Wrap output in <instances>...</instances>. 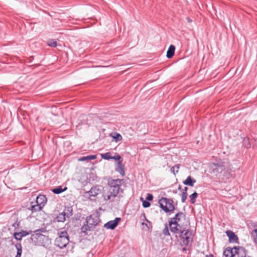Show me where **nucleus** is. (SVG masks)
I'll list each match as a JSON object with an SVG mask.
<instances>
[{"label":"nucleus","mask_w":257,"mask_h":257,"mask_svg":"<svg viewBox=\"0 0 257 257\" xmlns=\"http://www.w3.org/2000/svg\"><path fill=\"white\" fill-rule=\"evenodd\" d=\"M212 173L216 177L223 179H229L233 176V171L227 163L219 162L212 163L210 166Z\"/></svg>","instance_id":"nucleus-1"},{"label":"nucleus","mask_w":257,"mask_h":257,"mask_svg":"<svg viewBox=\"0 0 257 257\" xmlns=\"http://www.w3.org/2000/svg\"><path fill=\"white\" fill-rule=\"evenodd\" d=\"M42 231V229L36 230L32 235V239L36 244L45 246L49 244L50 241L48 236L41 233Z\"/></svg>","instance_id":"nucleus-2"},{"label":"nucleus","mask_w":257,"mask_h":257,"mask_svg":"<svg viewBox=\"0 0 257 257\" xmlns=\"http://www.w3.org/2000/svg\"><path fill=\"white\" fill-rule=\"evenodd\" d=\"M159 203L160 207L166 213L173 212L175 210V206L172 199L162 197L159 200Z\"/></svg>","instance_id":"nucleus-3"},{"label":"nucleus","mask_w":257,"mask_h":257,"mask_svg":"<svg viewBox=\"0 0 257 257\" xmlns=\"http://www.w3.org/2000/svg\"><path fill=\"white\" fill-rule=\"evenodd\" d=\"M69 241V236L66 231H61L55 240V244L60 248L65 247Z\"/></svg>","instance_id":"nucleus-4"},{"label":"nucleus","mask_w":257,"mask_h":257,"mask_svg":"<svg viewBox=\"0 0 257 257\" xmlns=\"http://www.w3.org/2000/svg\"><path fill=\"white\" fill-rule=\"evenodd\" d=\"M118 193L108 185L103 188V198L105 201H113Z\"/></svg>","instance_id":"nucleus-5"},{"label":"nucleus","mask_w":257,"mask_h":257,"mask_svg":"<svg viewBox=\"0 0 257 257\" xmlns=\"http://www.w3.org/2000/svg\"><path fill=\"white\" fill-rule=\"evenodd\" d=\"M179 234L183 245L187 246L192 242L193 234L189 229H183Z\"/></svg>","instance_id":"nucleus-6"},{"label":"nucleus","mask_w":257,"mask_h":257,"mask_svg":"<svg viewBox=\"0 0 257 257\" xmlns=\"http://www.w3.org/2000/svg\"><path fill=\"white\" fill-rule=\"evenodd\" d=\"M122 182L123 180L122 179H111L108 180V185L119 193Z\"/></svg>","instance_id":"nucleus-7"},{"label":"nucleus","mask_w":257,"mask_h":257,"mask_svg":"<svg viewBox=\"0 0 257 257\" xmlns=\"http://www.w3.org/2000/svg\"><path fill=\"white\" fill-rule=\"evenodd\" d=\"M101 193V189L100 186L95 185L93 186L89 191L85 193V197L89 198L90 200L91 197H96L97 195Z\"/></svg>","instance_id":"nucleus-8"},{"label":"nucleus","mask_w":257,"mask_h":257,"mask_svg":"<svg viewBox=\"0 0 257 257\" xmlns=\"http://www.w3.org/2000/svg\"><path fill=\"white\" fill-rule=\"evenodd\" d=\"M169 226L171 231L174 233L180 234L182 231L181 226L175 221H173L170 220L169 221Z\"/></svg>","instance_id":"nucleus-9"},{"label":"nucleus","mask_w":257,"mask_h":257,"mask_svg":"<svg viewBox=\"0 0 257 257\" xmlns=\"http://www.w3.org/2000/svg\"><path fill=\"white\" fill-rule=\"evenodd\" d=\"M98 218L94 215H90L87 217L85 221V223H88L90 227L94 228L98 222Z\"/></svg>","instance_id":"nucleus-10"},{"label":"nucleus","mask_w":257,"mask_h":257,"mask_svg":"<svg viewBox=\"0 0 257 257\" xmlns=\"http://www.w3.org/2000/svg\"><path fill=\"white\" fill-rule=\"evenodd\" d=\"M246 253L245 249L240 246L234 247V256L233 257H246Z\"/></svg>","instance_id":"nucleus-11"},{"label":"nucleus","mask_w":257,"mask_h":257,"mask_svg":"<svg viewBox=\"0 0 257 257\" xmlns=\"http://www.w3.org/2000/svg\"><path fill=\"white\" fill-rule=\"evenodd\" d=\"M120 219V218L116 217L113 220H110L108 221L106 223L104 224V226L105 228L107 229H113L117 226Z\"/></svg>","instance_id":"nucleus-12"},{"label":"nucleus","mask_w":257,"mask_h":257,"mask_svg":"<svg viewBox=\"0 0 257 257\" xmlns=\"http://www.w3.org/2000/svg\"><path fill=\"white\" fill-rule=\"evenodd\" d=\"M226 234L229 238V241L231 243H237L238 242V237L233 231L228 230L226 231Z\"/></svg>","instance_id":"nucleus-13"},{"label":"nucleus","mask_w":257,"mask_h":257,"mask_svg":"<svg viewBox=\"0 0 257 257\" xmlns=\"http://www.w3.org/2000/svg\"><path fill=\"white\" fill-rule=\"evenodd\" d=\"M115 171L118 172L122 176L125 175L124 165L122 164V161H119L116 163Z\"/></svg>","instance_id":"nucleus-14"},{"label":"nucleus","mask_w":257,"mask_h":257,"mask_svg":"<svg viewBox=\"0 0 257 257\" xmlns=\"http://www.w3.org/2000/svg\"><path fill=\"white\" fill-rule=\"evenodd\" d=\"M36 203L43 207L47 202V198L44 195H39L36 198Z\"/></svg>","instance_id":"nucleus-15"},{"label":"nucleus","mask_w":257,"mask_h":257,"mask_svg":"<svg viewBox=\"0 0 257 257\" xmlns=\"http://www.w3.org/2000/svg\"><path fill=\"white\" fill-rule=\"evenodd\" d=\"M196 182V180L194 179H193L191 176L187 177V179L183 181V184L190 186H193L194 183H195Z\"/></svg>","instance_id":"nucleus-16"},{"label":"nucleus","mask_w":257,"mask_h":257,"mask_svg":"<svg viewBox=\"0 0 257 257\" xmlns=\"http://www.w3.org/2000/svg\"><path fill=\"white\" fill-rule=\"evenodd\" d=\"M175 50V47L173 45H170V47H169V49H168L167 52V55H166L167 57L168 58H172L173 56V55H174Z\"/></svg>","instance_id":"nucleus-17"},{"label":"nucleus","mask_w":257,"mask_h":257,"mask_svg":"<svg viewBox=\"0 0 257 257\" xmlns=\"http://www.w3.org/2000/svg\"><path fill=\"white\" fill-rule=\"evenodd\" d=\"M223 255L225 257H233L234 256V247L233 248H228L223 251Z\"/></svg>","instance_id":"nucleus-18"},{"label":"nucleus","mask_w":257,"mask_h":257,"mask_svg":"<svg viewBox=\"0 0 257 257\" xmlns=\"http://www.w3.org/2000/svg\"><path fill=\"white\" fill-rule=\"evenodd\" d=\"M185 217V215L183 212H180L176 213L175 217L171 218L170 220L173 221H175V222L178 223L181 218H184Z\"/></svg>","instance_id":"nucleus-19"},{"label":"nucleus","mask_w":257,"mask_h":257,"mask_svg":"<svg viewBox=\"0 0 257 257\" xmlns=\"http://www.w3.org/2000/svg\"><path fill=\"white\" fill-rule=\"evenodd\" d=\"M62 213L67 218H69L72 215V209L70 207H65Z\"/></svg>","instance_id":"nucleus-20"},{"label":"nucleus","mask_w":257,"mask_h":257,"mask_svg":"<svg viewBox=\"0 0 257 257\" xmlns=\"http://www.w3.org/2000/svg\"><path fill=\"white\" fill-rule=\"evenodd\" d=\"M96 158V155H90V156H86V157H81L78 159V160L79 161H90L91 160H94Z\"/></svg>","instance_id":"nucleus-21"},{"label":"nucleus","mask_w":257,"mask_h":257,"mask_svg":"<svg viewBox=\"0 0 257 257\" xmlns=\"http://www.w3.org/2000/svg\"><path fill=\"white\" fill-rule=\"evenodd\" d=\"M67 189V187H65L64 189L62 188V186H60L56 188H55L52 190V191L56 194H59L62 192L65 191Z\"/></svg>","instance_id":"nucleus-22"},{"label":"nucleus","mask_w":257,"mask_h":257,"mask_svg":"<svg viewBox=\"0 0 257 257\" xmlns=\"http://www.w3.org/2000/svg\"><path fill=\"white\" fill-rule=\"evenodd\" d=\"M93 227H90L89 224L88 223H85L81 228V231L85 233H86L87 231H90L93 229Z\"/></svg>","instance_id":"nucleus-23"},{"label":"nucleus","mask_w":257,"mask_h":257,"mask_svg":"<svg viewBox=\"0 0 257 257\" xmlns=\"http://www.w3.org/2000/svg\"><path fill=\"white\" fill-rule=\"evenodd\" d=\"M42 208V206L37 204L36 205H32L31 206V210L32 212H36L41 210Z\"/></svg>","instance_id":"nucleus-24"},{"label":"nucleus","mask_w":257,"mask_h":257,"mask_svg":"<svg viewBox=\"0 0 257 257\" xmlns=\"http://www.w3.org/2000/svg\"><path fill=\"white\" fill-rule=\"evenodd\" d=\"M111 154L110 152H107L106 153L101 154L100 155H101V157L102 159H103L104 160H108L111 159Z\"/></svg>","instance_id":"nucleus-25"},{"label":"nucleus","mask_w":257,"mask_h":257,"mask_svg":"<svg viewBox=\"0 0 257 257\" xmlns=\"http://www.w3.org/2000/svg\"><path fill=\"white\" fill-rule=\"evenodd\" d=\"M66 218L65 215L62 212L59 213L57 216V219L58 222H64L66 220Z\"/></svg>","instance_id":"nucleus-26"},{"label":"nucleus","mask_w":257,"mask_h":257,"mask_svg":"<svg viewBox=\"0 0 257 257\" xmlns=\"http://www.w3.org/2000/svg\"><path fill=\"white\" fill-rule=\"evenodd\" d=\"M197 196H198V194L196 192H194L193 194H192L190 196V201L192 204H194L195 203V199H196V197H197Z\"/></svg>","instance_id":"nucleus-27"},{"label":"nucleus","mask_w":257,"mask_h":257,"mask_svg":"<svg viewBox=\"0 0 257 257\" xmlns=\"http://www.w3.org/2000/svg\"><path fill=\"white\" fill-rule=\"evenodd\" d=\"M113 138L116 142H119L122 140V136L118 133H115Z\"/></svg>","instance_id":"nucleus-28"},{"label":"nucleus","mask_w":257,"mask_h":257,"mask_svg":"<svg viewBox=\"0 0 257 257\" xmlns=\"http://www.w3.org/2000/svg\"><path fill=\"white\" fill-rule=\"evenodd\" d=\"M181 196V201L183 203H184L187 198L188 194L186 192H182Z\"/></svg>","instance_id":"nucleus-29"},{"label":"nucleus","mask_w":257,"mask_h":257,"mask_svg":"<svg viewBox=\"0 0 257 257\" xmlns=\"http://www.w3.org/2000/svg\"><path fill=\"white\" fill-rule=\"evenodd\" d=\"M48 45L53 47H55L57 46V42L56 41L54 40H50L48 42Z\"/></svg>","instance_id":"nucleus-30"},{"label":"nucleus","mask_w":257,"mask_h":257,"mask_svg":"<svg viewBox=\"0 0 257 257\" xmlns=\"http://www.w3.org/2000/svg\"><path fill=\"white\" fill-rule=\"evenodd\" d=\"M163 233L165 236L170 235L168 226L167 224H166L164 229L163 230Z\"/></svg>","instance_id":"nucleus-31"},{"label":"nucleus","mask_w":257,"mask_h":257,"mask_svg":"<svg viewBox=\"0 0 257 257\" xmlns=\"http://www.w3.org/2000/svg\"><path fill=\"white\" fill-rule=\"evenodd\" d=\"M14 237L18 240H21L22 238L23 237V236H22V234H21V233L20 232L15 233Z\"/></svg>","instance_id":"nucleus-32"},{"label":"nucleus","mask_w":257,"mask_h":257,"mask_svg":"<svg viewBox=\"0 0 257 257\" xmlns=\"http://www.w3.org/2000/svg\"><path fill=\"white\" fill-rule=\"evenodd\" d=\"M151 203L148 201H144L143 202V206L145 208L149 207Z\"/></svg>","instance_id":"nucleus-33"},{"label":"nucleus","mask_w":257,"mask_h":257,"mask_svg":"<svg viewBox=\"0 0 257 257\" xmlns=\"http://www.w3.org/2000/svg\"><path fill=\"white\" fill-rule=\"evenodd\" d=\"M177 168V170H176V172H178V169L179 168V167L178 165H176L174 167H172L171 169V172L173 173L174 175L176 174V173L175 172V168Z\"/></svg>","instance_id":"nucleus-34"},{"label":"nucleus","mask_w":257,"mask_h":257,"mask_svg":"<svg viewBox=\"0 0 257 257\" xmlns=\"http://www.w3.org/2000/svg\"><path fill=\"white\" fill-rule=\"evenodd\" d=\"M20 232L22 234V236L23 237H24V236H26V235L30 234L31 233V231H30L28 232V231H22Z\"/></svg>","instance_id":"nucleus-35"},{"label":"nucleus","mask_w":257,"mask_h":257,"mask_svg":"<svg viewBox=\"0 0 257 257\" xmlns=\"http://www.w3.org/2000/svg\"><path fill=\"white\" fill-rule=\"evenodd\" d=\"M111 159H113L115 160L120 161L121 157L119 155H115L114 156H111Z\"/></svg>","instance_id":"nucleus-36"},{"label":"nucleus","mask_w":257,"mask_h":257,"mask_svg":"<svg viewBox=\"0 0 257 257\" xmlns=\"http://www.w3.org/2000/svg\"><path fill=\"white\" fill-rule=\"evenodd\" d=\"M146 199L148 201H152L153 199V196L151 194H148Z\"/></svg>","instance_id":"nucleus-37"},{"label":"nucleus","mask_w":257,"mask_h":257,"mask_svg":"<svg viewBox=\"0 0 257 257\" xmlns=\"http://www.w3.org/2000/svg\"><path fill=\"white\" fill-rule=\"evenodd\" d=\"M187 190H188V187H184V189H183V192H187Z\"/></svg>","instance_id":"nucleus-38"},{"label":"nucleus","mask_w":257,"mask_h":257,"mask_svg":"<svg viewBox=\"0 0 257 257\" xmlns=\"http://www.w3.org/2000/svg\"><path fill=\"white\" fill-rule=\"evenodd\" d=\"M205 257H214V256L213 254H210L209 255H206Z\"/></svg>","instance_id":"nucleus-39"},{"label":"nucleus","mask_w":257,"mask_h":257,"mask_svg":"<svg viewBox=\"0 0 257 257\" xmlns=\"http://www.w3.org/2000/svg\"><path fill=\"white\" fill-rule=\"evenodd\" d=\"M143 215V217L145 219V220H146L147 222H149V221L146 219V216H145V214L144 213V214H143V215Z\"/></svg>","instance_id":"nucleus-40"},{"label":"nucleus","mask_w":257,"mask_h":257,"mask_svg":"<svg viewBox=\"0 0 257 257\" xmlns=\"http://www.w3.org/2000/svg\"><path fill=\"white\" fill-rule=\"evenodd\" d=\"M187 19L188 22L190 23L192 22V20L190 18H187Z\"/></svg>","instance_id":"nucleus-41"},{"label":"nucleus","mask_w":257,"mask_h":257,"mask_svg":"<svg viewBox=\"0 0 257 257\" xmlns=\"http://www.w3.org/2000/svg\"><path fill=\"white\" fill-rule=\"evenodd\" d=\"M253 231H254L256 233V235L257 236V229H254Z\"/></svg>","instance_id":"nucleus-42"},{"label":"nucleus","mask_w":257,"mask_h":257,"mask_svg":"<svg viewBox=\"0 0 257 257\" xmlns=\"http://www.w3.org/2000/svg\"><path fill=\"white\" fill-rule=\"evenodd\" d=\"M181 186L180 185V186H179L178 189H179V190H180V189H181Z\"/></svg>","instance_id":"nucleus-43"},{"label":"nucleus","mask_w":257,"mask_h":257,"mask_svg":"<svg viewBox=\"0 0 257 257\" xmlns=\"http://www.w3.org/2000/svg\"><path fill=\"white\" fill-rule=\"evenodd\" d=\"M186 250V248H183V250Z\"/></svg>","instance_id":"nucleus-44"}]
</instances>
